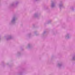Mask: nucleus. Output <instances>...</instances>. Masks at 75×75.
<instances>
[{"instance_id": "obj_1", "label": "nucleus", "mask_w": 75, "mask_h": 75, "mask_svg": "<svg viewBox=\"0 0 75 75\" xmlns=\"http://www.w3.org/2000/svg\"><path fill=\"white\" fill-rule=\"evenodd\" d=\"M15 3L13 2L8 7V9H11L13 7H15L16 6L15 5Z\"/></svg>"}, {"instance_id": "obj_2", "label": "nucleus", "mask_w": 75, "mask_h": 75, "mask_svg": "<svg viewBox=\"0 0 75 75\" xmlns=\"http://www.w3.org/2000/svg\"><path fill=\"white\" fill-rule=\"evenodd\" d=\"M59 6L60 8V9H61V8L64 7V5H63V3L62 1H61L60 3L59 4Z\"/></svg>"}, {"instance_id": "obj_3", "label": "nucleus", "mask_w": 75, "mask_h": 75, "mask_svg": "<svg viewBox=\"0 0 75 75\" xmlns=\"http://www.w3.org/2000/svg\"><path fill=\"white\" fill-rule=\"evenodd\" d=\"M55 2L54 1H52V3L51 4V7L52 8H53V7H55Z\"/></svg>"}, {"instance_id": "obj_4", "label": "nucleus", "mask_w": 75, "mask_h": 75, "mask_svg": "<svg viewBox=\"0 0 75 75\" xmlns=\"http://www.w3.org/2000/svg\"><path fill=\"white\" fill-rule=\"evenodd\" d=\"M19 4V1H16L15 3V7H17L18 5Z\"/></svg>"}, {"instance_id": "obj_5", "label": "nucleus", "mask_w": 75, "mask_h": 75, "mask_svg": "<svg viewBox=\"0 0 75 75\" xmlns=\"http://www.w3.org/2000/svg\"><path fill=\"white\" fill-rule=\"evenodd\" d=\"M45 9L48 10V9H49V8L48 7H45Z\"/></svg>"}, {"instance_id": "obj_6", "label": "nucleus", "mask_w": 75, "mask_h": 75, "mask_svg": "<svg viewBox=\"0 0 75 75\" xmlns=\"http://www.w3.org/2000/svg\"><path fill=\"white\" fill-rule=\"evenodd\" d=\"M71 8H72V9H74V7H71Z\"/></svg>"}]
</instances>
